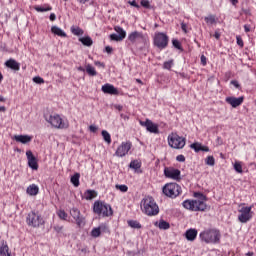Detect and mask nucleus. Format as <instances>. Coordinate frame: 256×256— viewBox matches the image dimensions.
Instances as JSON below:
<instances>
[{"label":"nucleus","mask_w":256,"mask_h":256,"mask_svg":"<svg viewBox=\"0 0 256 256\" xmlns=\"http://www.w3.org/2000/svg\"><path fill=\"white\" fill-rule=\"evenodd\" d=\"M196 200H185L183 207L189 211H206L207 210V196L200 192H195Z\"/></svg>","instance_id":"obj_1"},{"label":"nucleus","mask_w":256,"mask_h":256,"mask_svg":"<svg viewBox=\"0 0 256 256\" xmlns=\"http://www.w3.org/2000/svg\"><path fill=\"white\" fill-rule=\"evenodd\" d=\"M141 211L148 217H155L159 215V205L155 202V199L151 196H146L141 200Z\"/></svg>","instance_id":"obj_2"},{"label":"nucleus","mask_w":256,"mask_h":256,"mask_svg":"<svg viewBox=\"0 0 256 256\" xmlns=\"http://www.w3.org/2000/svg\"><path fill=\"white\" fill-rule=\"evenodd\" d=\"M199 237L204 243L215 244L221 241V232L217 229H208L201 232Z\"/></svg>","instance_id":"obj_3"},{"label":"nucleus","mask_w":256,"mask_h":256,"mask_svg":"<svg viewBox=\"0 0 256 256\" xmlns=\"http://www.w3.org/2000/svg\"><path fill=\"white\" fill-rule=\"evenodd\" d=\"M93 212L99 217H111L113 215L111 205L99 200L94 202Z\"/></svg>","instance_id":"obj_4"},{"label":"nucleus","mask_w":256,"mask_h":256,"mask_svg":"<svg viewBox=\"0 0 256 256\" xmlns=\"http://www.w3.org/2000/svg\"><path fill=\"white\" fill-rule=\"evenodd\" d=\"M26 223L29 227H34V229H37L42 225H45V219H43V216H41L39 211L32 210L26 217Z\"/></svg>","instance_id":"obj_5"},{"label":"nucleus","mask_w":256,"mask_h":256,"mask_svg":"<svg viewBox=\"0 0 256 256\" xmlns=\"http://www.w3.org/2000/svg\"><path fill=\"white\" fill-rule=\"evenodd\" d=\"M45 119L54 129H69V120H63L59 114L46 116Z\"/></svg>","instance_id":"obj_6"},{"label":"nucleus","mask_w":256,"mask_h":256,"mask_svg":"<svg viewBox=\"0 0 256 256\" xmlns=\"http://www.w3.org/2000/svg\"><path fill=\"white\" fill-rule=\"evenodd\" d=\"M168 145L171 149H183L187 143V139L183 136H179L176 132H172L167 138Z\"/></svg>","instance_id":"obj_7"},{"label":"nucleus","mask_w":256,"mask_h":256,"mask_svg":"<svg viewBox=\"0 0 256 256\" xmlns=\"http://www.w3.org/2000/svg\"><path fill=\"white\" fill-rule=\"evenodd\" d=\"M162 192L166 197H169L170 199H177V197L183 193V190L177 183H168L162 188Z\"/></svg>","instance_id":"obj_8"},{"label":"nucleus","mask_w":256,"mask_h":256,"mask_svg":"<svg viewBox=\"0 0 256 256\" xmlns=\"http://www.w3.org/2000/svg\"><path fill=\"white\" fill-rule=\"evenodd\" d=\"M154 46L158 49H167L169 45V36L163 32H156L153 37Z\"/></svg>","instance_id":"obj_9"},{"label":"nucleus","mask_w":256,"mask_h":256,"mask_svg":"<svg viewBox=\"0 0 256 256\" xmlns=\"http://www.w3.org/2000/svg\"><path fill=\"white\" fill-rule=\"evenodd\" d=\"M128 41L133 45H137V43H147L149 38L147 37V34H143V32L134 31L128 35Z\"/></svg>","instance_id":"obj_10"},{"label":"nucleus","mask_w":256,"mask_h":256,"mask_svg":"<svg viewBox=\"0 0 256 256\" xmlns=\"http://www.w3.org/2000/svg\"><path fill=\"white\" fill-rule=\"evenodd\" d=\"M253 207H242L239 210L240 215L238 216V220L240 223H248L253 218V212L251 211Z\"/></svg>","instance_id":"obj_11"},{"label":"nucleus","mask_w":256,"mask_h":256,"mask_svg":"<svg viewBox=\"0 0 256 256\" xmlns=\"http://www.w3.org/2000/svg\"><path fill=\"white\" fill-rule=\"evenodd\" d=\"M131 147H133V144L131 142H122L121 145L118 146L115 152L116 157H125L131 151Z\"/></svg>","instance_id":"obj_12"},{"label":"nucleus","mask_w":256,"mask_h":256,"mask_svg":"<svg viewBox=\"0 0 256 256\" xmlns=\"http://www.w3.org/2000/svg\"><path fill=\"white\" fill-rule=\"evenodd\" d=\"M164 175L168 179H173L174 181H181V170L179 169L167 167L164 169Z\"/></svg>","instance_id":"obj_13"},{"label":"nucleus","mask_w":256,"mask_h":256,"mask_svg":"<svg viewBox=\"0 0 256 256\" xmlns=\"http://www.w3.org/2000/svg\"><path fill=\"white\" fill-rule=\"evenodd\" d=\"M70 215L73 217L74 221L76 222V225L79 227H85V218L83 215H81V211L77 208H72L70 210Z\"/></svg>","instance_id":"obj_14"},{"label":"nucleus","mask_w":256,"mask_h":256,"mask_svg":"<svg viewBox=\"0 0 256 256\" xmlns=\"http://www.w3.org/2000/svg\"><path fill=\"white\" fill-rule=\"evenodd\" d=\"M26 157L28 161V167H30V169H32L33 171H37V169H39L37 157L33 155V152L31 150L26 151Z\"/></svg>","instance_id":"obj_15"},{"label":"nucleus","mask_w":256,"mask_h":256,"mask_svg":"<svg viewBox=\"0 0 256 256\" xmlns=\"http://www.w3.org/2000/svg\"><path fill=\"white\" fill-rule=\"evenodd\" d=\"M140 125L145 127L149 133H159V126L149 119H146V121H140Z\"/></svg>","instance_id":"obj_16"},{"label":"nucleus","mask_w":256,"mask_h":256,"mask_svg":"<svg viewBox=\"0 0 256 256\" xmlns=\"http://www.w3.org/2000/svg\"><path fill=\"white\" fill-rule=\"evenodd\" d=\"M244 100H245V98L243 96L238 97V98L227 97L226 98V103L231 105V107L236 108V107H239V105H242Z\"/></svg>","instance_id":"obj_17"},{"label":"nucleus","mask_w":256,"mask_h":256,"mask_svg":"<svg viewBox=\"0 0 256 256\" xmlns=\"http://www.w3.org/2000/svg\"><path fill=\"white\" fill-rule=\"evenodd\" d=\"M102 91L107 95H119V90L112 84L106 83L102 86Z\"/></svg>","instance_id":"obj_18"},{"label":"nucleus","mask_w":256,"mask_h":256,"mask_svg":"<svg viewBox=\"0 0 256 256\" xmlns=\"http://www.w3.org/2000/svg\"><path fill=\"white\" fill-rule=\"evenodd\" d=\"M14 140H16L17 143H22V145H27V143H31V141H33V136L15 135Z\"/></svg>","instance_id":"obj_19"},{"label":"nucleus","mask_w":256,"mask_h":256,"mask_svg":"<svg viewBox=\"0 0 256 256\" xmlns=\"http://www.w3.org/2000/svg\"><path fill=\"white\" fill-rule=\"evenodd\" d=\"M0 256H11L9 245H7V241L3 239H0Z\"/></svg>","instance_id":"obj_20"},{"label":"nucleus","mask_w":256,"mask_h":256,"mask_svg":"<svg viewBox=\"0 0 256 256\" xmlns=\"http://www.w3.org/2000/svg\"><path fill=\"white\" fill-rule=\"evenodd\" d=\"M5 65L8 69H12V71H19L21 69V64L15 59H9L5 62Z\"/></svg>","instance_id":"obj_21"},{"label":"nucleus","mask_w":256,"mask_h":256,"mask_svg":"<svg viewBox=\"0 0 256 256\" xmlns=\"http://www.w3.org/2000/svg\"><path fill=\"white\" fill-rule=\"evenodd\" d=\"M197 233V229L190 228L185 232L184 237H186L187 241H195L197 239Z\"/></svg>","instance_id":"obj_22"},{"label":"nucleus","mask_w":256,"mask_h":256,"mask_svg":"<svg viewBox=\"0 0 256 256\" xmlns=\"http://www.w3.org/2000/svg\"><path fill=\"white\" fill-rule=\"evenodd\" d=\"M190 149H194L196 153H199V151H204L205 153H209V148L207 146H202L201 143L195 142L190 145Z\"/></svg>","instance_id":"obj_23"},{"label":"nucleus","mask_w":256,"mask_h":256,"mask_svg":"<svg viewBox=\"0 0 256 256\" xmlns=\"http://www.w3.org/2000/svg\"><path fill=\"white\" fill-rule=\"evenodd\" d=\"M26 193L31 197H35V195H39V186L36 184H31L27 187Z\"/></svg>","instance_id":"obj_24"},{"label":"nucleus","mask_w":256,"mask_h":256,"mask_svg":"<svg viewBox=\"0 0 256 256\" xmlns=\"http://www.w3.org/2000/svg\"><path fill=\"white\" fill-rule=\"evenodd\" d=\"M95 197H97V191L95 190H86L84 192V199H86V201H91V199H95Z\"/></svg>","instance_id":"obj_25"},{"label":"nucleus","mask_w":256,"mask_h":256,"mask_svg":"<svg viewBox=\"0 0 256 256\" xmlns=\"http://www.w3.org/2000/svg\"><path fill=\"white\" fill-rule=\"evenodd\" d=\"M154 225H155V227H159V229H162L164 231H166L167 229H169L171 227L169 222H167L165 220H160L159 222H155Z\"/></svg>","instance_id":"obj_26"},{"label":"nucleus","mask_w":256,"mask_h":256,"mask_svg":"<svg viewBox=\"0 0 256 256\" xmlns=\"http://www.w3.org/2000/svg\"><path fill=\"white\" fill-rule=\"evenodd\" d=\"M51 32L54 35H57L58 37H67V34L59 27L57 26H52Z\"/></svg>","instance_id":"obj_27"},{"label":"nucleus","mask_w":256,"mask_h":256,"mask_svg":"<svg viewBox=\"0 0 256 256\" xmlns=\"http://www.w3.org/2000/svg\"><path fill=\"white\" fill-rule=\"evenodd\" d=\"M79 41L82 45H85V47H91V45H93V39L89 36L79 38Z\"/></svg>","instance_id":"obj_28"},{"label":"nucleus","mask_w":256,"mask_h":256,"mask_svg":"<svg viewBox=\"0 0 256 256\" xmlns=\"http://www.w3.org/2000/svg\"><path fill=\"white\" fill-rule=\"evenodd\" d=\"M127 223L132 229H141L143 227L137 220H128Z\"/></svg>","instance_id":"obj_29"},{"label":"nucleus","mask_w":256,"mask_h":256,"mask_svg":"<svg viewBox=\"0 0 256 256\" xmlns=\"http://www.w3.org/2000/svg\"><path fill=\"white\" fill-rule=\"evenodd\" d=\"M34 9L38 13H45L46 11H51V9L53 8L49 5H44V6H34Z\"/></svg>","instance_id":"obj_30"},{"label":"nucleus","mask_w":256,"mask_h":256,"mask_svg":"<svg viewBox=\"0 0 256 256\" xmlns=\"http://www.w3.org/2000/svg\"><path fill=\"white\" fill-rule=\"evenodd\" d=\"M80 177H81V174H79V173H75L71 177L70 181H71L72 185H74V187H79V185H80V183H79Z\"/></svg>","instance_id":"obj_31"},{"label":"nucleus","mask_w":256,"mask_h":256,"mask_svg":"<svg viewBox=\"0 0 256 256\" xmlns=\"http://www.w3.org/2000/svg\"><path fill=\"white\" fill-rule=\"evenodd\" d=\"M71 33H72L73 35H76L77 37H80V36L83 35L85 32H84L83 29H81L80 27L72 26V27H71Z\"/></svg>","instance_id":"obj_32"},{"label":"nucleus","mask_w":256,"mask_h":256,"mask_svg":"<svg viewBox=\"0 0 256 256\" xmlns=\"http://www.w3.org/2000/svg\"><path fill=\"white\" fill-rule=\"evenodd\" d=\"M86 73H88L90 77H95L97 75V71L95 70V67H93L91 64L86 65Z\"/></svg>","instance_id":"obj_33"},{"label":"nucleus","mask_w":256,"mask_h":256,"mask_svg":"<svg viewBox=\"0 0 256 256\" xmlns=\"http://www.w3.org/2000/svg\"><path fill=\"white\" fill-rule=\"evenodd\" d=\"M114 29L116 33H118V36L122 39H125V37H127V32H125L123 28L116 26Z\"/></svg>","instance_id":"obj_34"},{"label":"nucleus","mask_w":256,"mask_h":256,"mask_svg":"<svg viewBox=\"0 0 256 256\" xmlns=\"http://www.w3.org/2000/svg\"><path fill=\"white\" fill-rule=\"evenodd\" d=\"M102 137H103L104 141L106 143H108V145L111 144V134H109V132H107L106 130H103Z\"/></svg>","instance_id":"obj_35"},{"label":"nucleus","mask_w":256,"mask_h":256,"mask_svg":"<svg viewBox=\"0 0 256 256\" xmlns=\"http://www.w3.org/2000/svg\"><path fill=\"white\" fill-rule=\"evenodd\" d=\"M115 188L118 189V191H121V193H127V191H129V187L125 184H116Z\"/></svg>","instance_id":"obj_36"},{"label":"nucleus","mask_w":256,"mask_h":256,"mask_svg":"<svg viewBox=\"0 0 256 256\" xmlns=\"http://www.w3.org/2000/svg\"><path fill=\"white\" fill-rule=\"evenodd\" d=\"M130 169H134L137 171V169H141V163L137 160H133L130 162Z\"/></svg>","instance_id":"obj_37"},{"label":"nucleus","mask_w":256,"mask_h":256,"mask_svg":"<svg viewBox=\"0 0 256 256\" xmlns=\"http://www.w3.org/2000/svg\"><path fill=\"white\" fill-rule=\"evenodd\" d=\"M234 170L236 171V173H243V165L240 161H236L234 163Z\"/></svg>","instance_id":"obj_38"},{"label":"nucleus","mask_w":256,"mask_h":256,"mask_svg":"<svg viewBox=\"0 0 256 256\" xmlns=\"http://www.w3.org/2000/svg\"><path fill=\"white\" fill-rule=\"evenodd\" d=\"M204 21H206V23L208 25H213L216 22L215 15H209V16L205 17Z\"/></svg>","instance_id":"obj_39"},{"label":"nucleus","mask_w":256,"mask_h":256,"mask_svg":"<svg viewBox=\"0 0 256 256\" xmlns=\"http://www.w3.org/2000/svg\"><path fill=\"white\" fill-rule=\"evenodd\" d=\"M57 215L59 219H62V221H67L68 214L65 212V210H59Z\"/></svg>","instance_id":"obj_40"},{"label":"nucleus","mask_w":256,"mask_h":256,"mask_svg":"<svg viewBox=\"0 0 256 256\" xmlns=\"http://www.w3.org/2000/svg\"><path fill=\"white\" fill-rule=\"evenodd\" d=\"M205 163H206V165H209L210 167H213V165H215V158L213 156H208L205 159Z\"/></svg>","instance_id":"obj_41"},{"label":"nucleus","mask_w":256,"mask_h":256,"mask_svg":"<svg viewBox=\"0 0 256 256\" xmlns=\"http://www.w3.org/2000/svg\"><path fill=\"white\" fill-rule=\"evenodd\" d=\"M91 235L95 238L100 237L101 236V230L99 227L93 228L91 231Z\"/></svg>","instance_id":"obj_42"},{"label":"nucleus","mask_w":256,"mask_h":256,"mask_svg":"<svg viewBox=\"0 0 256 256\" xmlns=\"http://www.w3.org/2000/svg\"><path fill=\"white\" fill-rule=\"evenodd\" d=\"M172 45L173 47H175V49H179L180 51L183 50V48L181 47V42H179V40L177 39L172 40Z\"/></svg>","instance_id":"obj_43"},{"label":"nucleus","mask_w":256,"mask_h":256,"mask_svg":"<svg viewBox=\"0 0 256 256\" xmlns=\"http://www.w3.org/2000/svg\"><path fill=\"white\" fill-rule=\"evenodd\" d=\"M173 67V60H169L163 63V69L170 70Z\"/></svg>","instance_id":"obj_44"},{"label":"nucleus","mask_w":256,"mask_h":256,"mask_svg":"<svg viewBox=\"0 0 256 256\" xmlns=\"http://www.w3.org/2000/svg\"><path fill=\"white\" fill-rule=\"evenodd\" d=\"M110 39L111 41H123L124 38H122V36H119V34H111Z\"/></svg>","instance_id":"obj_45"},{"label":"nucleus","mask_w":256,"mask_h":256,"mask_svg":"<svg viewBox=\"0 0 256 256\" xmlns=\"http://www.w3.org/2000/svg\"><path fill=\"white\" fill-rule=\"evenodd\" d=\"M98 229H100V233H107V231H109V227L107 226V224H100L98 226Z\"/></svg>","instance_id":"obj_46"},{"label":"nucleus","mask_w":256,"mask_h":256,"mask_svg":"<svg viewBox=\"0 0 256 256\" xmlns=\"http://www.w3.org/2000/svg\"><path fill=\"white\" fill-rule=\"evenodd\" d=\"M33 81H34V83H37L38 85L45 83V80L39 76L34 77Z\"/></svg>","instance_id":"obj_47"},{"label":"nucleus","mask_w":256,"mask_h":256,"mask_svg":"<svg viewBox=\"0 0 256 256\" xmlns=\"http://www.w3.org/2000/svg\"><path fill=\"white\" fill-rule=\"evenodd\" d=\"M200 61H201V65H203V67H205V65H207V57H205V55H202L200 57Z\"/></svg>","instance_id":"obj_48"},{"label":"nucleus","mask_w":256,"mask_h":256,"mask_svg":"<svg viewBox=\"0 0 256 256\" xmlns=\"http://www.w3.org/2000/svg\"><path fill=\"white\" fill-rule=\"evenodd\" d=\"M142 7H145L146 9H149V0H141Z\"/></svg>","instance_id":"obj_49"},{"label":"nucleus","mask_w":256,"mask_h":256,"mask_svg":"<svg viewBox=\"0 0 256 256\" xmlns=\"http://www.w3.org/2000/svg\"><path fill=\"white\" fill-rule=\"evenodd\" d=\"M176 161H179L180 163H184L185 161V156L184 155H178L176 157Z\"/></svg>","instance_id":"obj_50"},{"label":"nucleus","mask_w":256,"mask_h":256,"mask_svg":"<svg viewBox=\"0 0 256 256\" xmlns=\"http://www.w3.org/2000/svg\"><path fill=\"white\" fill-rule=\"evenodd\" d=\"M181 29L182 31H184V33H189V31L187 30V24L184 22L181 23Z\"/></svg>","instance_id":"obj_51"},{"label":"nucleus","mask_w":256,"mask_h":256,"mask_svg":"<svg viewBox=\"0 0 256 256\" xmlns=\"http://www.w3.org/2000/svg\"><path fill=\"white\" fill-rule=\"evenodd\" d=\"M237 45H239V47H243V39H241V37L237 36Z\"/></svg>","instance_id":"obj_52"},{"label":"nucleus","mask_w":256,"mask_h":256,"mask_svg":"<svg viewBox=\"0 0 256 256\" xmlns=\"http://www.w3.org/2000/svg\"><path fill=\"white\" fill-rule=\"evenodd\" d=\"M89 130L91 131V133H96V132H97V126H95V125H90V126H89Z\"/></svg>","instance_id":"obj_53"},{"label":"nucleus","mask_w":256,"mask_h":256,"mask_svg":"<svg viewBox=\"0 0 256 256\" xmlns=\"http://www.w3.org/2000/svg\"><path fill=\"white\" fill-rule=\"evenodd\" d=\"M130 5L132 6V7H136V9H139V4H137V1H132V2H130Z\"/></svg>","instance_id":"obj_54"},{"label":"nucleus","mask_w":256,"mask_h":256,"mask_svg":"<svg viewBox=\"0 0 256 256\" xmlns=\"http://www.w3.org/2000/svg\"><path fill=\"white\" fill-rule=\"evenodd\" d=\"M231 85H234V87H236V89H239V82H237L236 80H232Z\"/></svg>","instance_id":"obj_55"},{"label":"nucleus","mask_w":256,"mask_h":256,"mask_svg":"<svg viewBox=\"0 0 256 256\" xmlns=\"http://www.w3.org/2000/svg\"><path fill=\"white\" fill-rule=\"evenodd\" d=\"M54 229H55V231L60 233V231H63V226H55Z\"/></svg>","instance_id":"obj_56"},{"label":"nucleus","mask_w":256,"mask_h":256,"mask_svg":"<svg viewBox=\"0 0 256 256\" xmlns=\"http://www.w3.org/2000/svg\"><path fill=\"white\" fill-rule=\"evenodd\" d=\"M55 19H57V16L55 15V13H51L50 14V21H55Z\"/></svg>","instance_id":"obj_57"},{"label":"nucleus","mask_w":256,"mask_h":256,"mask_svg":"<svg viewBox=\"0 0 256 256\" xmlns=\"http://www.w3.org/2000/svg\"><path fill=\"white\" fill-rule=\"evenodd\" d=\"M105 51H106V53H112L113 48H111L110 46H106Z\"/></svg>","instance_id":"obj_58"},{"label":"nucleus","mask_w":256,"mask_h":256,"mask_svg":"<svg viewBox=\"0 0 256 256\" xmlns=\"http://www.w3.org/2000/svg\"><path fill=\"white\" fill-rule=\"evenodd\" d=\"M95 65H96L97 67H105V64H103V63L100 62V61H96V62H95Z\"/></svg>","instance_id":"obj_59"},{"label":"nucleus","mask_w":256,"mask_h":256,"mask_svg":"<svg viewBox=\"0 0 256 256\" xmlns=\"http://www.w3.org/2000/svg\"><path fill=\"white\" fill-rule=\"evenodd\" d=\"M244 31L246 33H249V31H251V28L249 27V25H244Z\"/></svg>","instance_id":"obj_60"},{"label":"nucleus","mask_w":256,"mask_h":256,"mask_svg":"<svg viewBox=\"0 0 256 256\" xmlns=\"http://www.w3.org/2000/svg\"><path fill=\"white\" fill-rule=\"evenodd\" d=\"M214 37H215V39H220L221 38V34L219 32H215L214 33Z\"/></svg>","instance_id":"obj_61"},{"label":"nucleus","mask_w":256,"mask_h":256,"mask_svg":"<svg viewBox=\"0 0 256 256\" xmlns=\"http://www.w3.org/2000/svg\"><path fill=\"white\" fill-rule=\"evenodd\" d=\"M78 3H81L82 5H85V3L89 2V0H77Z\"/></svg>","instance_id":"obj_62"},{"label":"nucleus","mask_w":256,"mask_h":256,"mask_svg":"<svg viewBox=\"0 0 256 256\" xmlns=\"http://www.w3.org/2000/svg\"><path fill=\"white\" fill-rule=\"evenodd\" d=\"M5 111H6L5 106H0V112L5 113Z\"/></svg>","instance_id":"obj_63"},{"label":"nucleus","mask_w":256,"mask_h":256,"mask_svg":"<svg viewBox=\"0 0 256 256\" xmlns=\"http://www.w3.org/2000/svg\"><path fill=\"white\" fill-rule=\"evenodd\" d=\"M78 71H82V72L84 73V71H86V70H85V68H83L82 66H79V67H78Z\"/></svg>","instance_id":"obj_64"}]
</instances>
